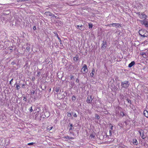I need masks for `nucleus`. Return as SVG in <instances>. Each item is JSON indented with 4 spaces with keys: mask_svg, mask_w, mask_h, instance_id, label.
<instances>
[{
    "mask_svg": "<svg viewBox=\"0 0 148 148\" xmlns=\"http://www.w3.org/2000/svg\"><path fill=\"white\" fill-rule=\"evenodd\" d=\"M132 143L134 145H137L138 143L137 140L135 139H133Z\"/></svg>",
    "mask_w": 148,
    "mask_h": 148,
    "instance_id": "12",
    "label": "nucleus"
},
{
    "mask_svg": "<svg viewBox=\"0 0 148 148\" xmlns=\"http://www.w3.org/2000/svg\"><path fill=\"white\" fill-rule=\"evenodd\" d=\"M53 127H49V128H48L47 129V130H49V131H50V130H51L52 128H53Z\"/></svg>",
    "mask_w": 148,
    "mask_h": 148,
    "instance_id": "26",
    "label": "nucleus"
},
{
    "mask_svg": "<svg viewBox=\"0 0 148 148\" xmlns=\"http://www.w3.org/2000/svg\"><path fill=\"white\" fill-rule=\"evenodd\" d=\"M73 127V125L72 124L70 125V130H72V129Z\"/></svg>",
    "mask_w": 148,
    "mask_h": 148,
    "instance_id": "29",
    "label": "nucleus"
},
{
    "mask_svg": "<svg viewBox=\"0 0 148 148\" xmlns=\"http://www.w3.org/2000/svg\"><path fill=\"white\" fill-rule=\"evenodd\" d=\"M135 64V62L133 61L132 62L128 65V67L130 68L132 66L134 65Z\"/></svg>",
    "mask_w": 148,
    "mask_h": 148,
    "instance_id": "11",
    "label": "nucleus"
},
{
    "mask_svg": "<svg viewBox=\"0 0 148 148\" xmlns=\"http://www.w3.org/2000/svg\"><path fill=\"white\" fill-rule=\"evenodd\" d=\"M34 144V143H29L28 144V145H33Z\"/></svg>",
    "mask_w": 148,
    "mask_h": 148,
    "instance_id": "34",
    "label": "nucleus"
},
{
    "mask_svg": "<svg viewBox=\"0 0 148 148\" xmlns=\"http://www.w3.org/2000/svg\"><path fill=\"white\" fill-rule=\"evenodd\" d=\"M94 72H95V70L93 69H92V71L91 73H94Z\"/></svg>",
    "mask_w": 148,
    "mask_h": 148,
    "instance_id": "39",
    "label": "nucleus"
},
{
    "mask_svg": "<svg viewBox=\"0 0 148 148\" xmlns=\"http://www.w3.org/2000/svg\"><path fill=\"white\" fill-rule=\"evenodd\" d=\"M70 77L71 78V79H72L74 77V76L73 75H70Z\"/></svg>",
    "mask_w": 148,
    "mask_h": 148,
    "instance_id": "30",
    "label": "nucleus"
},
{
    "mask_svg": "<svg viewBox=\"0 0 148 148\" xmlns=\"http://www.w3.org/2000/svg\"><path fill=\"white\" fill-rule=\"evenodd\" d=\"M110 130H109V135L111 136L112 134V133L113 132L112 130H113V126L111 124L110 125Z\"/></svg>",
    "mask_w": 148,
    "mask_h": 148,
    "instance_id": "8",
    "label": "nucleus"
},
{
    "mask_svg": "<svg viewBox=\"0 0 148 148\" xmlns=\"http://www.w3.org/2000/svg\"><path fill=\"white\" fill-rule=\"evenodd\" d=\"M40 73L39 72L38 73V74H39V75H40Z\"/></svg>",
    "mask_w": 148,
    "mask_h": 148,
    "instance_id": "47",
    "label": "nucleus"
},
{
    "mask_svg": "<svg viewBox=\"0 0 148 148\" xmlns=\"http://www.w3.org/2000/svg\"><path fill=\"white\" fill-rule=\"evenodd\" d=\"M130 85V83L128 81H124L121 83L122 86L125 88H127Z\"/></svg>",
    "mask_w": 148,
    "mask_h": 148,
    "instance_id": "1",
    "label": "nucleus"
},
{
    "mask_svg": "<svg viewBox=\"0 0 148 148\" xmlns=\"http://www.w3.org/2000/svg\"><path fill=\"white\" fill-rule=\"evenodd\" d=\"M82 70H83V73H86L88 71V69L87 68V66L86 64H84Z\"/></svg>",
    "mask_w": 148,
    "mask_h": 148,
    "instance_id": "4",
    "label": "nucleus"
},
{
    "mask_svg": "<svg viewBox=\"0 0 148 148\" xmlns=\"http://www.w3.org/2000/svg\"><path fill=\"white\" fill-rule=\"evenodd\" d=\"M55 90L56 92H59V88L58 87L56 88H55Z\"/></svg>",
    "mask_w": 148,
    "mask_h": 148,
    "instance_id": "17",
    "label": "nucleus"
},
{
    "mask_svg": "<svg viewBox=\"0 0 148 148\" xmlns=\"http://www.w3.org/2000/svg\"><path fill=\"white\" fill-rule=\"evenodd\" d=\"M92 98L90 96H88L87 97V99L86 100V102L87 103H90L92 101Z\"/></svg>",
    "mask_w": 148,
    "mask_h": 148,
    "instance_id": "5",
    "label": "nucleus"
},
{
    "mask_svg": "<svg viewBox=\"0 0 148 148\" xmlns=\"http://www.w3.org/2000/svg\"><path fill=\"white\" fill-rule=\"evenodd\" d=\"M78 58L77 56H75L74 58V60L75 61H77L78 60Z\"/></svg>",
    "mask_w": 148,
    "mask_h": 148,
    "instance_id": "20",
    "label": "nucleus"
},
{
    "mask_svg": "<svg viewBox=\"0 0 148 148\" xmlns=\"http://www.w3.org/2000/svg\"><path fill=\"white\" fill-rule=\"evenodd\" d=\"M95 118H97V119H99L100 117L97 114H95Z\"/></svg>",
    "mask_w": 148,
    "mask_h": 148,
    "instance_id": "19",
    "label": "nucleus"
},
{
    "mask_svg": "<svg viewBox=\"0 0 148 148\" xmlns=\"http://www.w3.org/2000/svg\"><path fill=\"white\" fill-rule=\"evenodd\" d=\"M112 26L115 27L116 28L118 27H121V25L119 23H112Z\"/></svg>",
    "mask_w": 148,
    "mask_h": 148,
    "instance_id": "7",
    "label": "nucleus"
},
{
    "mask_svg": "<svg viewBox=\"0 0 148 148\" xmlns=\"http://www.w3.org/2000/svg\"><path fill=\"white\" fill-rule=\"evenodd\" d=\"M58 38L59 40L60 41H61V40L60 39V38L58 37Z\"/></svg>",
    "mask_w": 148,
    "mask_h": 148,
    "instance_id": "44",
    "label": "nucleus"
},
{
    "mask_svg": "<svg viewBox=\"0 0 148 148\" xmlns=\"http://www.w3.org/2000/svg\"><path fill=\"white\" fill-rule=\"evenodd\" d=\"M65 138L67 139H73V138L72 137H70L69 136H66L65 137Z\"/></svg>",
    "mask_w": 148,
    "mask_h": 148,
    "instance_id": "16",
    "label": "nucleus"
},
{
    "mask_svg": "<svg viewBox=\"0 0 148 148\" xmlns=\"http://www.w3.org/2000/svg\"><path fill=\"white\" fill-rule=\"evenodd\" d=\"M94 73H90V76L92 77H93L94 76Z\"/></svg>",
    "mask_w": 148,
    "mask_h": 148,
    "instance_id": "25",
    "label": "nucleus"
},
{
    "mask_svg": "<svg viewBox=\"0 0 148 148\" xmlns=\"http://www.w3.org/2000/svg\"><path fill=\"white\" fill-rule=\"evenodd\" d=\"M89 28H92V24H89Z\"/></svg>",
    "mask_w": 148,
    "mask_h": 148,
    "instance_id": "24",
    "label": "nucleus"
},
{
    "mask_svg": "<svg viewBox=\"0 0 148 148\" xmlns=\"http://www.w3.org/2000/svg\"><path fill=\"white\" fill-rule=\"evenodd\" d=\"M143 114L147 118H148V112L147 111L145 110L143 112Z\"/></svg>",
    "mask_w": 148,
    "mask_h": 148,
    "instance_id": "10",
    "label": "nucleus"
},
{
    "mask_svg": "<svg viewBox=\"0 0 148 148\" xmlns=\"http://www.w3.org/2000/svg\"><path fill=\"white\" fill-rule=\"evenodd\" d=\"M138 16L141 19L143 20L145 19L146 17V15L144 12L141 13L139 12L138 13Z\"/></svg>",
    "mask_w": 148,
    "mask_h": 148,
    "instance_id": "2",
    "label": "nucleus"
},
{
    "mask_svg": "<svg viewBox=\"0 0 148 148\" xmlns=\"http://www.w3.org/2000/svg\"><path fill=\"white\" fill-rule=\"evenodd\" d=\"M107 26L111 27V26H112V24H110L109 25H108Z\"/></svg>",
    "mask_w": 148,
    "mask_h": 148,
    "instance_id": "35",
    "label": "nucleus"
},
{
    "mask_svg": "<svg viewBox=\"0 0 148 148\" xmlns=\"http://www.w3.org/2000/svg\"><path fill=\"white\" fill-rule=\"evenodd\" d=\"M107 46L106 41H103L102 44L101 48L102 49H105Z\"/></svg>",
    "mask_w": 148,
    "mask_h": 148,
    "instance_id": "3",
    "label": "nucleus"
},
{
    "mask_svg": "<svg viewBox=\"0 0 148 148\" xmlns=\"http://www.w3.org/2000/svg\"><path fill=\"white\" fill-rule=\"evenodd\" d=\"M52 17H55V18H56V16H55L54 15H53L52 14Z\"/></svg>",
    "mask_w": 148,
    "mask_h": 148,
    "instance_id": "40",
    "label": "nucleus"
},
{
    "mask_svg": "<svg viewBox=\"0 0 148 148\" xmlns=\"http://www.w3.org/2000/svg\"><path fill=\"white\" fill-rule=\"evenodd\" d=\"M76 27L77 29H79L81 30H84V27L82 25L80 26L77 25L76 26Z\"/></svg>",
    "mask_w": 148,
    "mask_h": 148,
    "instance_id": "6",
    "label": "nucleus"
},
{
    "mask_svg": "<svg viewBox=\"0 0 148 148\" xmlns=\"http://www.w3.org/2000/svg\"><path fill=\"white\" fill-rule=\"evenodd\" d=\"M74 85V82H71L70 84V86L72 88Z\"/></svg>",
    "mask_w": 148,
    "mask_h": 148,
    "instance_id": "15",
    "label": "nucleus"
},
{
    "mask_svg": "<svg viewBox=\"0 0 148 148\" xmlns=\"http://www.w3.org/2000/svg\"><path fill=\"white\" fill-rule=\"evenodd\" d=\"M73 116L75 117H77V115L76 113L74 114Z\"/></svg>",
    "mask_w": 148,
    "mask_h": 148,
    "instance_id": "33",
    "label": "nucleus"
},
{
    "mask_svg": "<svg viewBox=\"0 0 148 148\" xmlns=\"http://www.w3.org/2000/svg\"><path fill=\"white\" fill-rule=\"evenodd\" d=\"M144 25L146 27H148V21H145Z\"/></svg>",
    "mask_w": 148,
    "mask_h": 148,
    "instance_id": "18",
    "label": "nucleus"
},
{
    "mask_svg": "<svg viewBox=\"0 0 148 148\" xmlns=\"http://www.w3.org/2000/svg\"><path fill=\"white\" fill-rule=\"evenodd\" d=\"M72 101H75L76 99V97H75V96H73V97H72Z\"/></svg>",
    "mask_w": 148,
    "mask_h": 148,
    "instance_id": "23",
    "label": "nucleus"
},
{
    "mask_svg": "<svg viewBox=\"0 0 148 148\" xmlns=\"http://www.w3.org/2000/svg\"><path fill=\"white\" fill-rule=\"evenodd\" d=\"M23 100H25V101H26V100H27L26 98L25 97H24Z\"/></svg>",
    "mask_w": 148,
    "mask_h": 148,
    "instance_id": "36",
    "label": "nucleus"
},
{
    "mask_svg": "<svg viewBox=\"0 0 148 148\" xmlns=\"http://www.w3.org/2000/svg\"><path fill=\"white\" fill-rule=\"evenodd\" d=\"M45 14L47 16H52V14L50 12H46L45 13Z\"/></svg>",
    "mask_w": 148,
    "mask_h": 148,
    "instance_id": "9",
    "label": "nucleus"
},
{
    "mask_svg": "<svg viewBox=\"0 0 148 148\" xmlns=\"http://www.w3.org/2000/svg\"><path fill=\"white\" fill-rule=\"evenodd\" d=\"M10 51L11 52L12 51V49H10Z\"/></svg>",
    "mask_w": 148,
    "mask_h": 148,
    "instance_id": "43",
    "label": "nucleus"
},
{
    "mask_svg": "<svg viewBox=\"0 0 148 148\" xmlns=\"http://www.w3.org/2000/svg\"><path fill=\"white\" fill-rule=\"evenodd\" d=\"M138 21H139L142 25H144L145 21L144 20H138Z\"/></svg>",
    "mask_w": 148,
    "mask_h": 148,
    "instance_id": "13",
    "label": "nucleus"
},
{
    "mask_svg": "<svg viewBox=\"0 0 148 148\" xmlns=\"http://www.w3.org/2000/svg\"><path fill=\"white\" fill-rule=\"evenodd\" d=\"M142 32V30H140L139 31V34L141 36H142V37H145L146 36H145L144 34H141V32Z\"/></svg>",
    "mask_w": 148,
    "mask_h": 148,
    "instance_id": "14",
    "label": "nucleus"
},
{
    "mask_svg": "<svg viewBox=\"0 0 148 148\" xmlns=\"http://www.w3.org/2000/svg\"><path fill=\"white\" fill-rule=\"evenodd\" d=\"M16 88L17 90H18L20 89V86L19 85H18L17 84L16 85Z\"/></svg>",
    "mask_w": 148,
    "mask_h": 148,
    "instance_id": "21",
    "label": "nucleus"
},
{
    "mask_svg": "<svg viewBox=\"0 0 148 148\" xmlns=\"http://www.w3.org/2000/svg\"><path fill=\"white\" fill-rule=\"evenodd\" d=\"M127 101H128V102L129 103H130L131 102V101L129 99H127Z\"/></svg>",
    "mask_w": 148,
    "mask_h": 148,
    "instance_id": "31",
    "label": "nucleus"
},
{
    "mask_svg": "<svg viewBox=\"0 0 148 148\" xmlns=\"http://www.w3.org/2000/svg\"><path fill=\"white\" fill-rule=\"evenodd\" d=\"M30 47L29 46H28L26 47V49L28 51V52H29L30 51Z\"/></svg>",
    "mask_w": 148,
    "mask_h": 148,
    "instance_id": "22",
    "label": "nucleus"
},
{
    "mask_svg": "<svg viewBox=\"0 0 148 148\" xmlns=\"http://www.w3.org/2000/svg\"><path fill=\"white\" fill-rule=\"evenodd\" d=\"M56 18H57H57H58V17H57V16H56Z\"/></svg>",
    "mask_w": 148,
    "mask_h": 148,
    "instance_id": "46",
    "label": "nucleus"
},
{
    "mask_svg": "<svg viewBox=\"0 0 148 148\" xmlns=\"http://www.w3.org/2000/svg\"><path fill=\"white\" fill-rule=\"evenodd\" d=\"M29 111H30V112H32V111H33V109H32V107H31L29 108Z\"/></svg>",
    "mask_w": 148,
    "mask_h": 148,
    "instance_id": "27",
    "label": "nucleus"
},
{
    "mask_svg": "<svg viewBox=\"0 0 148 148\" xmlns=\"http://www.w3.org/2000/svg\"><path fill=\"white\" fill-rule=\"evenodd\" d=\"M71 113H68L67 114V116L68 117H71Z\"/></svg>",
    "mask_w": 148,
    "mask_h": 148,
    "instance_id": "32",
    "label": "nucleus"
},
{
    "mask_svg": "<svg viewBox=\"0 0 148 148\" xmlns=\"http://www.w3.org/2000/svg\"><path fill=\"white\" fill-rule=\"evenodd\" d=\"M33 29H34V30H35L36 29V27L35 26H34L33 27Z\"/></svg>",
    "mask_w": 148,
    "mask_h": 148,
    "instance_id": "41",
    "label": "nucleus"
},
{
    "mask_svg": "<svg viewBox=\"0 0 148 148\" xmlns=\"http://www.w3.org/2000/svg\"><path fill=\"white\" fill-rule=\"evenodd\" d=\"M76 82L77 83H79V80L78 79H77L76 80Z\"/></svg>",
    "mask_w": 148,
    "mask_h": 148,
    "instance_id": "37",
    "label": "nucleus"
},
{
    "mask_svg": "<svg viewBox=\"0 0 148 148\" xmlns=\"http://www.w3.org/2000/svg\"><path fill=\"white\" fill-rule=\"evenodd\" d=\"M13 79H12L10 82V84H11L12 82L13 81Z\"/></svg>",
    "mask_w": 148,
    "mask_h": 148,
    "instance_id": "38",
    "label": "nucleus"
},
{
    "mask_svg": "<svg viewBox=\"0 0 148 148\" xmlns=\"http://www.w3.org/2000/svg\"><path fill=\"white\" fill-rule=\"evenodd\" d=\"M17 1L18 2H21V1L20 0H17Z\"/></svg>",
    "mask_w": 148,
    "mask_h": 148,
    "instance_id": "45",
    "label": "nucleus"
},
{
    "mask_svg": "<svg viewBox=\"0 0 148 148\" xmlns=\"http://www.w3.org/2000/svg\"><path fill=\"white\" fill-rule=\"evenodd\" d=\"M90 136L92 138H93L94 137V136L93 135H91Z\"/></svg>",
    "mask_w": 148,
    "mask_h": 148,
    "instance_id": "42",
    "label": "nucleus"
},
{
    "mask_svg": "<svg viewBox=\"0 0 148 148\" xmlns=\"http://www.w3.org/2000/svg\"><path fill=\"white\" fill-rule=\"evenodd\" d=\"M120 114L121 116H123L124 115V114L123 112H121Z\"/></svg>",
    "mask_w": 148,
    "mask_h": 148,
    "instance_id": "28",
    "label": "nucleus"
}]
</instances>
